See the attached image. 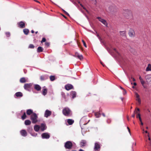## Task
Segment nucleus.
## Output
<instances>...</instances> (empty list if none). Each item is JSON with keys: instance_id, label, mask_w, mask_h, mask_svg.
Wrapping results in <instances>:
<instances>
[{"instance_id": "nucleus-27", "label": "nucleus", "mask_w": 151, "mask_h": 151, "mask_svg": "<svg viewBox=\"0 0 151 151\" xmlns=\"http://www.w3.org/2000/svg\"><path fill=\"white\" fill-rule=\"evenodd\" d=\"M47 88H44L42 90V94L44 96H45L47 93Z\"/></svg>"}, {"instance_id": "nucleus-20", "label": "nucleus", "mask_w": 151, "mask_h": 151, "mask_svg": "<svg viewBox=\"0 0 151 151\" xmlns=\"http://www.w3.org/2000/svg\"><path fill=\"white\" fill-rule=\"evenodd\" d=\"M15 95L17 97H22L23 96V94L21 92H18L15 93Z\"/></svg>"}, {"instance_id": "nucleus-63", "label": "nucleus", "mask_w": 151, "mask_h": 151, "mask_svg": "<svg viewBox=\"0 0 151 151\" xmlns=\"http://www.w3.org/2000/svg\"><path fill=\"white\" fill-rule=\"evenodd\" d=\"M145 133H148V132H147V131H145Z\"/></svg>"}, {"instance_id": "nucleus-58", "label": "nucleus", "mask_w": 151, "mask_h": 151, "mask_svg": "<svg viewBox=\"0 0 151 151\" xmlns=\"http://www.w3.org/2000/svg\"><path fill=\"white\" fill-rule=\"evenodd\" d=\"M127 119L128 120V121H129V117L128 116H127Z\"/></svg>"}, {"instance_id": "nucleus-48", "label": "nucleus", "mask_w": 151, "mask_h": 151, "mask_svg": "<svg viewBox=\"0 0 151 151\" xmlns=\"http://www.w3.org/2000/svg\"><path fill=\"white\" fill-rule=\"evenodd\" d=\"M138 116H139V121L140 122H141L142 121V119H141V116H140V114H138Z\"/></svg>"}, {"instance_id": "nucleus-41", "label": "nucleus", "mask_w": 151, "mask_h": 151, "mask_svg": "<svg viewBox=\"0 0 151 151\" xmlns=\"http://www.w3.org/2000/svg\"><path fill=\"white\" fill-rule=\"evenodd\" d=\"M46 39L45 38L43 37L42 38V40L41 41V43H42L43 42H45L46 41Z\"/></svg>"}, {"instance_id": "nucleus-42", "label": "nucleus", "mask_w": 151, "mask_h": 151, "mask_svg": "<svg viewBox=\"0 0 151 151\" xmlns=\"http://www.w3.org/2000/svg\"><path fill=\"white\" fill-rule=\"evenodd\" d=\"M82 42L83 43V45L84 46L86 47H87V46H86V45L85 42L84 41V40H82Z\"/></svg>"}, {"instance_id": "nucleus-14", "label": "nucleus", "mask_w": 151, "mask_h": 151, "mask_svg": "<svg viewBox=\"0 0 151 151\" xmlns=\"http://www.w3.org/2000/svg\"><path fill=\"white\" fill-rule=\"evenodd\" d=\"M51 112L48 110H47L45 114V116L46 117H47L51 115Z\"/></svg>"}, {"instance_id": "nucleus-19", "label": "nucleus", "mask_w": 151, "mask_h": 151, "mask_svg": "<svg viewBox=\"0 0 151 151\" xmlns=\"http://www.w3.org/2000/svg\"><path fill=\"white\" fill-rule=\"evenodd\" d=\"M34 88L37 91H40L41 90V87L38 84H35L34 86Z\"/></svg>"}, {"instance_id": "nucleus-21", "label": "nucleus", "mask_w": 151, "mask_h": 151, "mask_svg": "<svg viewBox=\"0 0 151 151\" xmlns=\"http://www.w3.org/2000/svg\"><path fill=\"white\" fill-rule=\"evenodd\" d=\"M26 113L27 115H29L31 114H32L34 113L33 112L32 110L31 109H29L27 110Z\"/></svg>"}, {"instance_id": "nucleus-38", "label": "nucleus", "mask_w": 151, "mask_h": 151, "mask_svg": "<svg viewBox=\"0 0 151 151\" xmlns=\"http://www.w3.org/2000/svg\"><path fill=\"white\" fill-rule=\"evenodd\" d=\"M35 46L33 44H30L29 45L28 48H29L33 49L34 48Z\"/></svg>"}, {"instance_id": "nucleus-57", "label": "nucleus", "mask_w": 151, "mask_h": 151, "mask_svg": "<svg viewBox=\"0 0 151 151\" xmlns=\"http://www.w3.org/2000/svg\"><path fill=\"white\" fill-rule=\"evenodd\" d=\"M102 115L104 117H105V114L104 113H103L102 114Z\"/></svg>"}, {"instance_id": "nucleus-12", "label": "nucleus", "mask_w": 151, "mask_h": 151, "mask_svg": "<svg viewBox=\"0 0 151 151\" xmlns=\"http://www.w3.org/2000/svg\"><path fill=\"white\" fill-rule=\"evenodd\" d=\"M49 76L47 75H44L40 77V79L41 81L45 80L48 78Z\"/></svg>"}, {"instance_id": "nucleus-17", "label": "nucleus", "mask_w": 151, "mask_h": 151, "mask_svg": "<svg viewBox=\"0 0 151 151\" xmlns=\"http://www.w3.org/2000/svg\"><path fill=\"white\" fill-rule=\"evenodd\" d=\"M73 88V86L71 84H68L65 86V88L68 91L72 89Z\"/></svg>"}, {"instance_id": "nucleus-31", "label": "nucleus", "mask_w": 151, "mask_h": 151, "mask_svg": "<svg viewBox=\"0 0 151 151\" xmlns=\"http://www.w3.org/2000/svg\"><path fill=\"white\" fill-rule=\"evenodd\" d=\"M129 50L132 53L134 54H135L136 52L135 50L131 47H130V49H129Z\"/></svg>"}, {"instance_id": "nucleus-16", "label": "nucleus", "mask_w": 151, "mask_h": 151, "mask_svg": "<svg viewBox=\"0 0 151 151\" xmlns=\"http://www.w3.org/2000/svg\"><path fill=\"white\" fill-rule=\"evenodd\" d=\"M40 129L42 131H44L47 128V127L45 124L42 123L41 125Z\"/></svg>"}, {"instance_id": "nucleus-61", "label": "nucleus", "mask_w": 151, "mask_h": 151, "mask_svg": "<svg viewBox=\"0 0 151 151\" xmlns=\"http://www.w3.org/2000/svg\"><path fill=\"white\" fill-rule=\"evenodd\" d=\"M141 122V124L142 125H143V123L142 122V121H141V122Z\"/></svg>"}, {"instance_id": "nucleus-10", "label": "nucleus", "mask_w": 151, "mask_h": 151, "mask_svg": "<svg viewBox=\"0 0 151 151\" xmlns=\"http://www.w3.org/2000/svg\"><path fill=\"white\" fill-rule=\"evenodd\" d=\"M100 149V146L98 143H96L95 144L94 150L96 151H99Z\"/></svg>"}, {"instance_id": "nucleus-26", "label": "nucleus", "mask_w": 151, "mask_h": 151, "mask_svg": "<svg viewBox=\"0 0 151 151\" xmlns=\"http://www.w3.org/2000/svg\"><path fill=\"white\" fill-rule=\"evenodd\" d=\"M43 48L41 47H39L37 49V51L38 52H42L43 51Z\"/></svg>"}, {"instance_id": "nucleus-40", "label": "nucleus", "mask_w": 151, "mask_h": 151, "mask_svg": "<svg viewBox=\"0 0 151 151\" xmlns=\"http://www.w3.org/2000/svg\"><path fill=\"white\" fill-rule=\"evenodd\" d=\"M136 100L137 101L138 103H139V104H140L141 103V100L139 98H137L136 99Z\"/></svg>"}, {"instance_id": "nucleus-59", "label": "nucleus", "mask_w": 151, "mask_h": 151, "mask_svg": "<svg viewBox=\"0 0 151 151\" xmlns=\"http://www.w3.org/2000/svg\"><path fill=\"white\" fill-rule=\"evenodd\" d=\"M31 32L32 33H33L34 32V30H32L31 31Z\"/></svg>"}, {"instance_id": "nucleus-45", "label": "nucleus", "mask_w": 151, "mask_h": 151, "mask_svg": "<svg viewBox=\"0 0 151 151\" xmlns=\"http://www.w3.org/2000/svg\"><path fill=\"white\" fill-rule=\"evenodd\" d=\"M6 36L8 37H9L10 36V33L9 32H6Z\"/></svg>"}, {"instance_id": "nucleus-37", "label": "nucleus", "mask_w": 151, "mask_h": 151, "mask_svg": "<svg viewBox=\"0 0 151 151\" xmlns=\"http://www.w3.org/2000/svg\"><path fill=\"white\" fill-rule=\"evenodd\" d=\"M140 110L139 108H137V110L136 109L135 111H135V114H139V113L138 112Z\"/></svg>"}, {"instance_id": "nucleus-18", "label": "nucleus", "mask_w": 151, "mask_h": 151, "mask_svg": "<svg viewBox=\"0 0 151 151\" xmlns=\"http://www.w3.org/2000/svg\"><path fill=\"white\" fill-rule=\"evenodd\" d=\"M139 79L142 86L144 87V88H145V87L144 86V84L145 83V82L144 81V80L140 76H139Z\"/></svg>"}, {"instance_id": "nucleus-44", "label": "nucleus", "mask_w": 151, "mask_h": 151, "mask_svg": "<svg viewBox=\"0 0 151 151\" xmlns=\"http://www.w3.org/2000/svg\"><path fill=\"white\" fill-rule=\"evenodd\" d=\"M63 11V12L67 15L69 16V14L68 13V12H67L66 11H65V10H64V9H62Z\"/></svg>"}, {"instance_id": "nucleus-11", "label": "nucleus", "mask_w": 151, "mask_h": 151, "mask_svg": "<svg viewBox=\"0 0 151 151\" xmlns=\"http://www.w3.org/2000/svg\"><path fill=\"white\" fill-rule=\"evenodd\" d=\"M129 35L130 37H134L135 35L134 30L132 29H130L129 32Z\"/></svg>"}, {"instance_id": "nucleus-62", "label": "nucleus", "mask_w": 151, "mask_h": 151, "mask_svg": "<svg viewBox=\"0 0 151 151\" xmlns=\"http://www.w3.org/2000/svg\"><path fill=\"white\" fill-rule=\"evenodd\" d=\"M79 151H84L83 150H82V149H80L79 150Z\"/></svg>"}, {"instance_id": "nucleus-30", "label": "nucleus", "mask_w": 151, "mask_h": 151, "mask_svg": "<svg viewBox=\"0 0 151 151\" xmlns=\"http://www.w3.org/2000/svg\"><path fill=\"white\" fill-rule=\"evenodd\" d=\"M23 31L24 33L26 35H28L29 32V29H24L23 30Z\"/></svg>"}, {"instance_id": "nucleus-5", "label": "nucleus", "mask_w": 151, "mask_h": 151, "mask_svg": "<svg viewBox=\"0 0 151 151\" xmlns=\"http://www.w3.org/2000/svg\"><path fill=\"white\" fill-rule=\"evenodd\" d=\"M145 78L147 84L151 83V74H148L145 76Z\"/></svg>"}, {"instance_id": "nucleus-64", "label": "nucleus", "mask_w": 151, "mask_h": 151, "mask_svg": "<svg viewBox=\"0 0 151 151\" xmlns=\"http://www.w3.org/2000/svg\"><path fill=\"white\" fill-rule=\"evenodd\" d=\"M137 118H139V116H138V114L137 115Z\"/></svg>"}, {"instance_id": "nucleus-51", "label": "nucleus", "mask_w": 151, "mask_h": 151, "mask_svg": "<svg viewBox=\"0 0 151 151\" xmlns=\"http://www.w3.org/2000/svg\"><path fill=\"white\" fill-rule=\"evenodd\" d=\"M113 50H114L115 52H116L117 53H118V52H117V51H116V48H114L113 49Z\"/></svg>"}, {"instance_id": "nucleus-28", "label": "nucleus", "mask_w": 151, "mask_h": 151, "mask_svg": "<svg viewBox=\"0 0 151 151\" xmlns=\"http://www.w3.org/2000/svg\"><path fill=\"white\" fill-rule=\"evenodd\" d=\"M24 123L26 125H29L30 124L31 122L29 120H26L25 121Z\"/></svg>"}, {"instance_id": "nucleus-33", "label": "nucleus", "mask_w": 151, "mask_h": 151, "mask_svg": "<svg viewBox=\"0 0 151 151\" xmlns=\"http://www.w3.org/2000/svg\"><path fill=\"white\" fill-rule=\"evenodd\" d=\"M50 78L51 81H53L55 80V76H51L50 77Z\"/></svg>"}, {"instance_id": "nucleus-24", "label": "nucleus", "mask_w": 151, "mask_h": 151, "mask_svg": "<svg viewBox=\"0 0 151 151\" xmlns=\"http://www.w3.org/2000/svg\"><path fill=\"white\" fill-rule=\"evenodd\" d=\"M40 128V127L38 125H35L34 127V129L36 132H38Z\"/></svg>"}, {"instance_id": "nucleus-15", "label": "nucleus", "mask_w": 151, "mask_h": 151, "mask_svg": "<svg viewBox=\"0 0 151 151\" xmlns=\"http://www.w3.org/2000/svg\"><path fill=\"white\" fill-rule=\"evenodd\" d=\"M87 142L86 140H81V143L80 145L81 147H83L85 146L86 145Z\"/></svg>"}, {"instance_id": "nucleus-32", "label": "nucleus", "mask_w": 151, "mask_h": 151, "mask_svg": "<svg viewBox=\"0 0 151 151\" xmlns=\"http://www.w3.org/2000/svg\"><path fill=\"white\" fill-rule=\"evenodd\" d=\"M71 95L72 96V98H74L76 97V93L75 91H72L71 93Z\"/></svg>"}, {"instance_id": "nucleus-50", "label": "nucleus", "mask_w": 151, "mask_h": 151, "mask_svg": "<svg viewBox=\"0 0 151 151\" xmlns=\"http://www.w3.org/2000/svg\"><path fill=\"white\" fill-rule=\"evenodd\" d=\"M135 111H134L133 114L132 115V117H133V118L134 117H135Z\"/></svg>"}, {"instance_id": "nucleus-22", "label": "nucleus", "mask_w": 151, "mask_h": 151, "mask_svg": "<svg viewBox=\"0 0 151 151\" xmlns=\"http://www.w3.org/2000/svg\"><path fill=\"white\" fill-rule=\"evenodd\" d=\"M20 82L21 83H25L27 81V80L24 77L21 78L20 79Z\"/></svg>"}, {"instance_id": "nucleus-36", "label": "nucleus", "mask_w": 151, "mask_h": 151, "mask_svg": "<svg viewBox=\"0 0 151 151\" xmlns=\"http://www.w3.org/2000/svg\"><path fill=\"white\" fill-rule=\"evenodd\" d=\"M78 58L81 60H82L83 59V57L82 55L80 54Z\"/></svg>"}, {"instance_id": "nucleus-52", "label": "nucleus", "mask_w": 151, "mask_h": 151, "mask_svg": "<svg viewBox=\"0 0 151 151\" xmlns=\"http://www.w3.org/2000/svg\"><path fill=\"white\" fill-rule=\"evenodd\" d=\"M127 128L128 129L129 132L130 134V129L128 127H127Z\"/></svg>"}, {"instance_id": "nucleus-4", "label": "nucleus", "mask_w": 151, "mask_h": 151, "mask_svg": "<svg viewBox=\"0 0 151 151\" xmlns=\"http://www.w3.org/2000/svg\"><path fill=\"white\" fill-rule=\"evenodd\" d=\"M64 146L66 149H71L73 146V144L71 141H68L65 143Z\"/></svg>"}, {"instance_id": "nucleus-43", "label": "nucleus", "mask_w": 151, "mask_h": 151, "mask_svg": "<svg viewBox=\"0 0 151 151\" xmlns=\"http://www.w3.org/2000/svg\"><path fill=\"white\" fill-rule=\"evenodd\" d=\"M45 44L47 47H49L50 45V43L48 42H46Z\"/></svg>"}, {"instance_id": "nucleus-8", "label": "nucleus", "mask_w": 151, "mask_h": 151, "mask_svg": "<svg viewBox=\"0 0 151 151\" xmlns=\"http://www.w3.org/2000/svg\"><path fill=\"white\" fill-rule=\"evenodd\" d=\"M32 85V83H26L24 85V89L27 90H29V89L30 88Z\"/></svg>"}, {"instance_id": "nucleus-13", "label": "nucleus", "mask_w": 151, "mask_h": 151, "mask_svg": "<svg viewBox=\"0 0 151 151\" xmlns=\"http://www.w3.org/2000/svg\"><path fill=\"white\" fill-rule=\"evenodd\" d=\"M20 133L21 135L23 137H26L27 136V133L26 131L24 129L21 130L20 131Z\"/></svg>"}, {"instance_id": "nucleus-6", "label": "nucleus", "mask_w": 151, "mask_h": 151, "mask_svg": "<svg viewBox=\"0 0 151 151\" xmlns=\"http://www.w3.org/2000/svg\"><path fill=\"white\" fill-rule=\"evenodd\" d=\"M97 19H98L99 21L102 23L104 24L106 27H108V24L106 21L105 19H104L101 17H98L97 18Z\"/></svg>"}, {"instance_id": "nucleus-55", "label": "nucleus", "mask_w": 151, "mask_h": 151, "mask_svg": "<svg viewBox=\"0 0 151 151\" xmlns=\"http://www.w3.org/2000/svg\"><path fill=\"white\" fill-rule=\"evenodd\" d=\"M80 5L82 6V7L83 8V9H85V8L83 6V5H82V4H80Z\"/></svg>"}, {"instance_id": "nucleus-34", "label": "nucleus", "mask_w": 151, "mask_h": 151, "mask_svg": "<svg viewBox=\"0 0 151 151\" xmlns=\"http://www.w3.org/2000/svg\"><path fill=\"white\" fill-rule=\"evenodd\" d=\"M95 115L96 117L99 118L100 117L101 114L99 112H97L95 113Z\"/></svg>"}, {"instance_id": "nucleus-9", "label": "nucleus", "mask_w": 151, "mask_h": 151, "mask_svg": "<svg viewBox=\"0 0 151 151\" xmlns=\"http://www.w3.org/2000/svg\"><path fill=\"white\" fill-rule=\"evenodd\" d=\"M42 137L43 139H48L50 137V135L48 133H44L42 134Z\"/></svg>"}, {"instance_id": "nucleus-35", "label": "nucleus", "mask_w": 151, "mask_h": 151, "mask_svg": "<svg viewBox=\"0 0 151 151\" xmlns=\"http://www.w3.org/2000/svg\"><path fill=\"white\" fill-rule=\"evenodd\" d=\"M26 115L25 113L24 112V113L23 115L22 116V120H24L26 118Z\"/></svg>"}, {"instance_id": "nucleus-3", "label": "nucleus", "mask_w": 151, "mask_h": 151, "mask_svg": "<svg viewBox=\"0 0 151 151\" xmlns=\"http://www.w3.org/2000/svg\"><path fill=\"white\" fill-rule=\"evenodd\" d=\"M38 116L36 114L33 113L31 116V119L33 123L35 124L37 122Z\"/></svg>"}, {"instance_id": "nucleus-25", "label": "nucleus", "mask_w": 151, "mask_h": 151, "mask_svg": "<svg viewBox=\"0 0 151 151\" xmlns=\"http://www.w3.org/2000/svg\"><path fill=\"white\" fill-rule=\"evenodd\" d=\"M74 122V121L72 119H69L67 120V122L69 125H72Z\"/></svg>"}, {"instance_id": "nucleus-7", "label": "nucleus", "mask_w": 151, "mask_h": 151, "mask_svg": "<svg viewBox=\"0 0 151 151\" xmlns=\"http://www.w3.org/2000/svg\"><path fill=\"white\" fill-rule=\"evenodd\" d=\"M18 27L20 28H24L25 27V22L21 21L18 22L17 24Z\"/></svg>"}, {"instance_id": "nucleus-39", "label": "nucleus", "mask_w": 151, "mask_h": 151, "mask_svg": "<svg viewBox=\"0 0 151 151\" xmlns=\"http://www.w3.org/2000/svg\"><path fill=\"white\" fill-rule=\"evenodd\" d=\"M125 12L127 13V14L129 15H131V12L129 10H127L126 11H125Z\"/></svg>"}, {"instance_id": "nucleus-47", "label": "nucleus", "mask_w": 151, "mask_h": 151, "mask_svg": "<svg viewBox=\"0 0 151 151\" xmlns=\"http://www.w3.org/2000/svg\"><path fill=\"white\" fill-rule=\"evenodd\" d=\"M79 54L78 53V52H76L75 53V55L76 57H78L79 56Z\"/></svg>"}, {"instance_id": "nucleus-49", "label": "nucleus", "mask_w": 151, "mask_h": 151, "mask_svg": "<svg viewBox=\"0 0 151 151\" xmlns=\"http://www.w3.org/2000/svg\"><path fill=\"white\" fill-rule=\"evenodd\" d=\"M100 63L101 64L103 65V67L105 66V65L100 60Z\"/></svg>"}, {"instance_id": "nucleus-29", "label": "nucleus", "mask_w": 151, "mask_h": 151, "mask_svg": "<svg viewBox=\"0 0 151 151\" xmlns=\"http://www.w3.org/2000/svg\"><path fill=\"white\" fill-rule=\"evenodd\" d=\"M120 35L122 37H125L126 36V31H120Z\"/></svg>"}, {"instance_id": "nucleus-54", "label": "nucleus", "mask_w": 151, "mask_h": 151, "mask_svg": "<svg viewBox=\"0 0 151 151\" xmlns=\"http://www.w3.org/2000/svg\"><path fill=\"white\" fill-rule=\"evenodd\" d=\"M131 78L132 79L133 81H135V79L134 78H133L132 77Z\"/></svg>"}, {"instance_id": "nucleus-23", "label": "nucleus", "mask_w": 151, "mask_h": 151, "mask_svg": "<svg viewBox=\"0 0 151 151\" xmlns=\"http://www.w3.org/2000/svg\"><path fill=\"white\" fill-rule=\"evenodd\" d=\"M146 71H151V65L149 63L147 65V66L146 69Z\"/></svg>"}, {"instance_id": "nucleus-60", "label": "nucleus", "mask_w": 151, "mask_h": 151, "mask_svg": "<svg viewBox=\"0 0 151 151\" xmlns=\"http://www.w3.org/2000/svg\"><path fill=\"white\" fill-rule=\"evenodd\" d=\"M62 16L65 18H66V17L64 15L62 14Z\"/></svg>"}, {"instance_id": "nucleus-46", "label": "nucleus", "mask_w": 151, "mask_h": 151, "mask_svg": "<svg viewBox=\"0 0 151 151\" xmlns=\"http://www.w3.org/2000/svg\"><path fill=\"white\" fill-rule=\"evenodd\" d=\"M135 94V96H136V98H138L139 97V96L137 93H136Z\"/></svg>"}, {"instance_id": "nucleus-1", "label": "nucleus", "mask_w": 151, "mask_h": 151, "mask_svg": "<svg viewBox=\"0 0 151 151\" xmlns=\"http://www.w3.org/2000/svg\"><path fill=\"white\" fill-rule=\"evenodd\" d=\"M107 10L108 12L112 14H115L117 11V8L114 5L109 6Z\"/></svg>"}, {"instance_id": "nucleus-53", "label": "nucleus", "mask_w": 151, "mask_h": 151, "mask_svg": "<svg viewBox=\"0 0 151 151\" xmlns=\"http://www.w3.org/2000/svg\"><path fill=\"white\" fill-rule=\"evenodd\" d=\"M31 135L33 136H36L37 135V133H35L34 134H31Z\"/></svg>"}, {"instance_id": "nucleus-2", "label": "nucleus", "mask_w": 151, "mask_h": 151, "mask_svg": "<svg viewBox=\"0 0 151 151\" xmlns=\"http://www.w3.org/2000/svg\"><path fill=\"white\" fill-rule=\"evenodd\" d=\"M63 114L67 116H71L72 114L71 110L68 107L65 108L62 111Z\"/></svg>"}, {"instance_id": "nucleus-56", "label": "nucleus", "mask_w": 151, "mask_h": 151, "mask_svg": "<svg viewBox=\"0 0 151 151\" xmlns=\"http://www.w3.org/2000/svg\"><path fill=\"white\" fill-rule=\"evenodd\" d=\"M133 84L134 86H136L137 85V83H136L134 82L133 83Z\"/></svg>"}]
</instances>
